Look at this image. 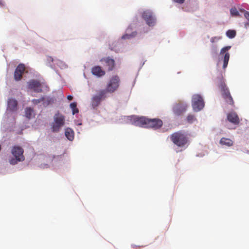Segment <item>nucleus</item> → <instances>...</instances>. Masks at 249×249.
Here are the masks:
<instances>
[{
	"instance_id": "9b49d317",
	"label": "nucleus",
	"mask_w": 249,
	"mask_h": 249,
	"mask_svg": "<svg viewBox=\"0 0 249 249\" xmlns=\"http://www.w3.org/2000/svg\"><path fill=\"white\" fill-rule=\"evenodd\" d=\"M28 87L29 89H33L36 92L42 91L41 84L37 80H31L28 82Z\"/></svg>"
},
{
	"instance_id": "f3484780",
	"label": "nucleus",
	"mask_w": 249,
	"mask_h": 249,
	"mask_svg": "<svg viewBox=\"0 0 249 249\" xmlns=\"http://www.w3.org/2000/svg\"><path fill=\"white\" fill-rule=\"evenodd\" d=\"M227 119L229 122L235 124H238L240 122L239 118L235 112L229 113L227 115Z\"/></svg>"
},
{
	"instance_id": "b1692460",
	"label": "nucleus",
	"mask_w": 249,
	"mask_h": 249,
	"mask_svg": "<svg viewBox=\"0 0 249 249\" xmlns=\"http://www.w3.org/2000/svg\"><path fill=\"white\" fill-rule=\"evenodd\" d=\"M136 34H137L136 32H134L130 34L126 33V34H125L124 36H123L122 38L123 39H130V38H131L132 37H133L135 36H136Z\"/></svg>"
},
{
	"instance_id": "a878e982",
	"label": "nucleus",
	"mask_w": 249,
	"mask_h": 249,
	"mask_svg": "<svg viewBox=\"0 0 249 249\" xmlns=\"http://www.w3.org/2000/svg\"><path fill=\"white\" fill-rule=\"evenodd\" d=\"M196 120L195 117L193 115H189L187 117V120L189 123H192Z\"/></svg>"
},
{
	"instance_id": "2eb2a0df",
	"label": "nucleus",
	"mask_w": 249,
	"mask_h": 249,
	"mask_svg": "<svg viewBox=\"0 0 249 249\" xmlns=\"http://www.w3.org/2000/svg\"><path fill=\"white\" fill-rule=\"evenodd\" d=\"M101 62H104L106 64L105 66L107 68L108 71L113 70L115 67V61L113 59L109 57L103 58L100 60Z\"/></svg>"
},
{
	"instance_id": "f8f14e48",
	"label": "nucleus",
	"mask_w": 249,
	"mask_h": 249,
	"mask_svg": "<svg viewBox=\"0 0 249 249\" xmlns=\"http://www.w3.org/2000/svg\"><path fill=\"white\" fill-rule=\"evenodd\" d=\"M25 70V66L23 64H19L15 70L14 79L16 81H19L22 77V75Z\"/></svg>"
},
{
	"instance_id": "423d86ee",
	"label": "nucleus",
	"mask_w": 249,
	"mask_h": 249,
	"mask_svg": "<svg viewBox=\"0 0 249 249\" xmlns=\"http://www.w3.org/2000/svg\"><path fill=\"white\" fill-rule=\"evenodd\" d=\"M107 97V91L105 89L99 90L97 93L93 95L91 100V106L93 108L98 107L102 100H105Z\"/></svg>"
},
{
	"instance_id": "72a5a7b5",
	"label": "nucleus",
	"mask_w": 249,
	"mask_h": 249,
	"mask_svg": "<svg viewBox=\"0 0 249 249\" xmlns=\"http://www.w3.org/2000/svg\"><path fill=\"white\" fill-rule=\"evenodd\" d=\"M130 28H129H129H128L127 29V30H126V32H129L130 31Z\"/></svg>"
},
{
	"instance_id": "2f4dec72",
	"label": "nucleus",
	"mask_w": 249,
	"mask_h": 249,
	"mask_svg": "<svg viewBox=\"0 0 249 249\" xmlns=\"http://www.w3.org/2000/svg\"><path fill=\"white\" fill-rule=\"evenodd\" d=\"M215 39H218V38L216 37H213L211 39V42L212 43H213L214 42Z\"/></svg>"
},
{
	"instance_id": "7c9ffc66",
	"label": "nucleus",
	"mask_w": 249,
	"mask_h": 249,
	"mask_svg": "<svg viewBox=\"0 0 249 249\" xmlns=\"http://www.w3.org/2000/svg\"><path fill=\"white\" fill-rule=\"evenodd\" d=\"M175 2L182 4L184 2L185 0H173Z\"/></svg>"
},
{
	"instance_id": "1a4fd4ad",
	"label": "nucleus",
	"mask_w": 249,
	"mask_h": 249,
	"mask_svg": "<svg viewBox=\"0 0 249 249\" xmlns=\"http://www.w3.org/2000/svg\"><path fill=\"white\" fill-rule=\"evenodd\" d=\"M132 124L136 126L147 128L148 118L145 117H132L131 119Z\"/></svg>"
},
{
	"instance_id": "c756f323",
	"label": "nucleus",
	"mask_w": 249,
	"mask_h": 249,
	"mask_svg": "<svg viewBox=\"0 0 249 249\" xmlns=\"http://www.w3.org/2000/svg\"><path fill=\"white\" fill-rule=\"evenodd\" d=\"M244 16L249 21V12L245 11Z\"/></svg>"
},
{
	"instance_id": "cd10ccee",
	"label": "nucleus",
	"mask_w": 249,
	"mask_h": 249,
	"mask_svg": "<svg viewBox=\"0 0 249 249\" xmlns=\"http://www.w3.org/2000/svg\"><path fill=\"white\" fill-rule=\"evenodd\" d=\"M47 61L49 63H53L54 60L52 56H48L47 58ZM57 62V64L58 63V62H60L59 60H55Z\"/></svg>"
},
{
	"instance_id": "412c9836",
	"label": "nucleus",
	"mask_w": 249,
	"mask_h": 249,
	"mask_svg": "<svg viewBox=\"0 0 249 249\" xmlns=\"http://www.w3.org/2000/svg\"><path fill=\"white\" fill-rule=\"evenodd\" d=\"M25 116L29 119L34 115V110L30 107H27L25 110Z\"/></svg>"
},
{
	"instance_id": "bb28decb",
	"label": "nucleus",
	"mask_w": 249,
	"mask_h": 249,
	"mask_svg": "<svg viewBox=\"0 0 249 249\" xmlns=\"http://www.w3.org/2000/svg\"><path fill=\"white\" fill-rule=\"evenodd\" d=\"M230 12L231 15L234 16H238L239 15V13L236 8H232Z\"/></svg>"
},
{
	"instance_id": "a211bd4d",
	"label": "nucleus",
	"mask_w": 249,
	"mask_h": 249,
	"mask_svg": "<svg viewBox=\"0 0 249 249\" xmlns=\"http://www.w3.org/2000/svg\"><path fill=\"white\" fill-rule=\"evenodd\" d=\"M18 102L13 98H10L8 100L7 110L15 111L17 109Z\"/></svg>"
},
{
	"instance_id": "5701e85b",
	"label": "nucleus",
	"mask_w": 249,
	"mask_h": 249,
	"mask_svg": "<svg viewBox=\"0 0 249 249\" xmlns=\"http://www.w3.org/2000/svg\"><path fill=\"white\" fill-rule=\"evenodd\" d=\"M226 36L230 38H233L236 36V32L235 30H229L226 32Z\"/></svg>"
},
{
	"instance_id": "4be33fe9",
	"label": "nucleus",
	"mask_w": 249,
	"mask_h": 249,
	"mask_svg": "<svg viewBox=\"0 0 249 249\" xmlns=\"http://www.w3.org/2000/svg\"><path fill=\"white\" fill-rule=\"evenodd\" d=\"M70 107L72 110V114L74 115L79 112L78 109L77 108V103L76 102L72 103L70 104Z\"/></svg>"
},
{
	"instance_id": "c85d7f7f",
	"label": "nucleus",
	"mask_w": 249,
	"mask_h": 249,
	"mask_svg": "<svg viewBox=\"0 0 249 249\" xmlns=\"http://www.w3.org/2000/svg\"><path fill=\"white\" fill-rule=\"evenodd\" d=\"M44 100V97H41V98H40V99H33L32 100V102L34 104H37L40 103V102L43 101Z\"/></svg>"
},
{
	"instance_id": "9d476101",
	"label": "nucleus",
	"mask_w": 249,
	"mask_h": 249,
	"mask_svg": "<svg viewBox=\"0 0 249 249\" xmlns=\"http://www.w3.org/2000/svg\"><path fill=\"white\" fill-rule=\"evenodd\" d=\"M163 124L161 120L158 118L148 119L147 128H151L154 129L160 128Z\"/></svg>"
},
{
	"instance_id": "473e14b6",
	"label": "nucleus",
	"mask_w": 249,
	"mask_h": 249,
	"mask_svg": "<svg viewBox=\"0 0 249 249\" xmlns=\"http://www.w3.org/2000/svg\"><path fill=\"white\" fill-rule=\"evenodd\" d=\"M67 99L69 100H71L73 99V97L71 95H68L67 96Z\"/></svg>"
},
{
	"instance_id": "0eeeda50",
	"label": "nucleus",
	"mask_w": 249,
	"mask_h": 249,
	"mask_svg": "<svg viewBox=\"0 0 249 249\" xmlns=\"http://www.w3.org/2000/svg\"><path fill=\"white\" fill-rule=\"evenodd\" d=\"M192 107L194 110L196 112L200 111L204 107V103L200 95L196 94L193 96Z\"/></svg>"
},
{
	"instance_id": "aec40b11",
	"label": "nucleus",
	"mask_w": 249,
	"mask_h": 249,
	"mask_svg": "<svg viewBox=\"0 0 249 249\" xmlns=\"http://www.w3.org/2000/svg\"><path fill=\"white\" fill-rule=\"evenodd\" d=\"M220 143L222 145L231 146L233 145V142L230 139L223 137L221 139Z\"/></svg>"
},
{
	"instance_id": "4468645a",
	"label": "nucleus",
	"mask_w": 249,
	"mask_h": 249,
	"mask_svg": "<svg viewBox=\"0 0 249 249\" xmlns=\"http://www.w3.org/2000/svg\"><path fill=\"white\" fill-rule=\"evenodd\" d=\"M187 105L185 104L179 103L176 105L173 108L174 113L178 116L183 113L187 109Z\"/></svg>"
},
{
	"instance_id": "6ab92c4d",
	"label": "nucleus",
	"mask_w": 249,
	"mask_h": 249,
	"mask_svg": "<svg viewBox=\"0 0 249 249\" xmlns=\"http://www.w3.org/2000/svg\"><path fill=\"white\" fill-rule=\"evenodd\" d=\"M65 135L69 141H72L74 137V133L72 129L68 127L65 129Z\"/></svg>"
},
{
	"instance_id": "6e6552de",
	"label": "nucleus",
	"mask_w": 249,
	"mask_h": 249,
	"mask_svg": "<svg viewBox=\"0 0 249 249\" xmlns=\"http://www.w3.org/2000/svg\"><path fill=\"white\" fill-rule=\"evenodd\" d=\"M142 16L148 26H153L155 24L156 19L151 11L149 10L144 11L142 13Z\"/></svg>"
},
{
	"instance_id": "dca6fc26",
	"label": "nucleus",
	"mask_w": 249,
	"mask_h": 249,
	"mask_svg": "<svg viewBox=\"0 0 249 249\" xmlns=\"http://www.w3.org/2000/svg\"><path fill=\"white\" fill-rule=\"evenodd\" d=\"M91 72L93 75L98 77L103 76L106 74L105 71L99 66H95L92 67Z\"/></svg>"
},
{
	"instance_id": "39448f33",
	"label": "nucleus",
	"mask_w": 249,
	"mask_h": 249,
	"mask_svg": "<svg viewBox=\"0 0 249 249\" xmlns=\"http://www.w3.org/2000/svg\"><path fill=\"white\" fill-rule=\"evenodd\" d=\"M120 83V79L118 75L112 76L107 84L106 89H105L107 91V93H112L116 91L119 87Z\"/></svg>"
},
{
	"instance_id": "f03ea898",
	"label": "nucleus",
	"mask_w": 249,
	"mask_h": 249,
	"mask_svg": "<svg viewBox=\"0 0 249 249\" xmlns=\"http://www.w3.org/2000/svg\"><path fill=\"white\" fill-rule=\"evenodd\" d=\"M170 139L175 145L180 147L185 146L188 142L186 135L181 131L173 133L170 136Z\"/></svg>"
},
{
	"instance_id": "ddd939ff",
	"label": "nucleus",
	"mask_w": 249,
	"mask_h": 249,
	"mask_svg": "<svg viewBox=\"0 0 249 249\" xmlns=\"http://www.w3.org/2000/svg\"><path fill=\"white\" fill-rule=\"evenodd\" d=\"M231 48V46H226L221 49L220 50V54H222L225 53L224 58H223V68L225 69L228 66L229 60L230 59V53H226Z\"/></svg>"
},
{
	"instance_id": "f257e3e1",
	"label": "nucleus",
	"mask_w": 249,
	"mask_h": 249,
	"mask_svg": "<svg viewBox=\"0 0 249 249\" xmlns=\"http://www.w3.org/2000/svg\"><path fill=\"white\" fill-rule=\"evenodd\" d=\"M11 153L14 158L9 159V162L12 165H15L19 162L23 161L25 157L23 155L24 149L19 146H13L11 150Z\"/></svg>"
},
{
	"instance_id": "393cba45",
	"label": "nucleus",
	"mask_w": 249,
	"mask_h": 249,
	"mask_svg": "<svg viewBox=\"0 0 249 249\" xmlns=\"http://www.w3.org/2000/svg\"><path fill=\"white\" fill-rule=\"evenodd\" d=\"M211 54L213 57H215L217 55V48L216 46L213 45L211 50Z\"/></svg>"
},
{
	"instance_id": "7ed1b4c3",
	"label": "nucleus",
	"mask_w": 249,
	"mask_h": 249,
	"mask_svg": "<svg viewBox=\"0 0 249 249\" xmlns=\"http://www.w3.org/2000/svg\"><path fill=\"white\" fill-rule=\"evenodd\" d=\"M65 118L59 112L56 113L53 116V122L51 124V129L53 132H58L65 124Z\"/></svg>"
},
{
	"instance_id": "20e7f679",
	"label": "nucleus",
	"mask_w": 249,
	"mask_h": 249,
	"mask_svg": "<svg viewBox=\"0 0 249 249\" xmlns=\"http://www.w3.org/2000/svg\"><path fill=\"white\" fill-rule=\"evenodd\" d=\"M218 86L221 91L223 98L228 104L233 106L234 105V101L223 78L221 79Z\"/></svg>"
}]
</instances>
